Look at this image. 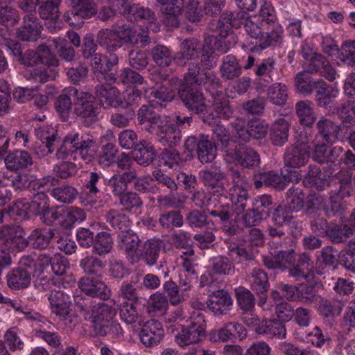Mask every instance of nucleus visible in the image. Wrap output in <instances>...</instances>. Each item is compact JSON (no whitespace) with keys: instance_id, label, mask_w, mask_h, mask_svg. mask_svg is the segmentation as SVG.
Returning <instances> with one entry per match:
<instances>
[{"instance_id":"obj_1","label":"nucleus","mask_w":355,"mask_h":355,"mask_svg":"<svg viewBox=\"0 0 355 355\" xmlns=\"http://www.w3.org/2000/svg\"><path fill=\"white\" fill-rule=\"evenodd\" d=\"M306 44L302 46V52L307 60V66L304 71L296 75L295 79L296 91L304 96L310 94L315 89V83L317 81L311 80V73L318 71L329 81L338 77L336 71L328 62H325L322 55L312 52L309 53L306 51Z\"/></svg>"},{"instance_id":"obj_2","label":"nucleus","mask_w":355,"mask_h":355,"mask_svg":"<svg viewBox=\"0 0 355 355\" xmlns=\"http://www.w3.org/2000/svg\"><path fill=\"white\" fill-rule=\"evenodd\" d=\"M317 125L319 132L315 136L313 144L314 148L312 157L318 162L334 163L338 157L342 156L343 149L341 147L335 146L327 155V147L338 139L339 127L327 119L320 120Z\"/></svg>"},{"instance_id":"obj_3","label":"nucleus","mask_w":355,"mask_h":355,"mask_svg":"<svg viewBox=\"0 0 355 355\" xmlns=\"http://www.w3.org/2000/svg\"><path fill=\"white\" fill-rule=\"evenodd\" d=\"M73 152L78 153L85 163L91 162L97 155L95 140L78 132H71L65 137L63 144L56 150L55 157L64 160Z\"/></svg>"},{"instance_id":"obj_4","label":"nucleus","mask_w":355,"mask_h":355,"mask_svg":"<svg viewBox=\"0 0 355 355\" xmlns=\"http://www.w3.org/2000/svg\"><path fill=\"white\" fill-rule=\"evenodd\" d=\"M214 133L218 137L224 148L228 146L234 148V149H225V159L227 163L243 167H252L259 164L258 154L252 148L242 146H237L233 141H230L223 126L218 125Z\"/></svg>"},{"instance_id":"obj_5","label":"nucleus","mask_w":355,"mask_h":355,"mask_svg":"<svg viewBox=\"0 0 355 355\" xmlns=\"http://www.w3.org/2000/svg\"><path fill=\"white\" fill-rule=\"evenodd\" d=\"M294 261V250H289L287 251H280L271 259L265 258L264 263L266 267L271 269H289L290 275L297 279L301 277L309 278V275L306 272L309 271V268L311 267L309 257L305 254H302L297 266L291 268Z\"/></svg>"},{"instance_id":"obj_6","label":"nucleus","mask_w":355,"mask_h":355,"mask_svg":"<svg viewBox=\"0 0 355 355\" xmlns=\"http://www.w3.org/2000/svg\"><path fill=\"white\" fill-rule=\"evenodd\" d=\"M200 66L198 63L189 64L184 82L178 89V94L185 106L196 114L200 108Z\"/></svg>"},{"instance_id":"obj_7","label":"nucleus","mask_w":355,"mask_h":355,"mask_svg":"<svg viewBox=\"0 0 355 355\" xmlns=\"http://www.w3.org/2000/svg\"><path fill=\"white\" fill-rule=\"evenodd\" d=\"M69 93L73 97V113L85 122L97 120L99 107L92 93L78 91L75 87H69Z\"/></svg>"},{"instance_id":"obj_8","label":"nucleus","mask_w":355,"mask_h":355,"mask_svg":"<svg viewBox=\"0 0 355 355\" xmlns=\"http://www.w3.org/2000/svg\"><path fill=\"white\" fill-rule=\"evenodd\" d=\"M257 15L251 16L243 19L242 24L245 32L250 36V41L247 42L245 48L247 51H259L269 46L272 40V35L261 31L262 21Z\"/></svg>"},{"instance_id":"obj_9","label":"nucleus","mask_w":355,"mask_h":355,"mask_svg":"<svg viewBox=\"0 0 355 355\" xmlns=\"http://www.w3.org/2000/svg\"><path fill=\"white\" fill-rule=\"evenodd\" d=\"M297 142L295 146L287 149L284 156V168H288L292 171H296L295 168H299L308 161L310 155H312L308 149L311 148V146H308L307 132L304 135L301 132L296 136ZM313 150V149L312 150ZM298 171V170H297ZM300 173V171H299Z\"/></svg>"},{"instance_id":"obj_10","label":"nucleus","mask_w":355,"mask_h":355,"mask_svg":"<svg viewBox=\"0 0 355 355\" xmlns=\"http://www.w3.org/2000/svg\"><path fill=\"white\" fill-rule=\"evenodd\" d=\"M69 1L72 8L64 14V19L71 26H80L85 19L90 18L97 13L94 0Z\"/></svg>"},{"instance_id":"obj_11","label":"nucleus","mask_w":355,"mask_h":355,"mask_svg":"<svg viewBox=\"0 0 355 355\" xmlns=\"http://www.w3.org/2000/svg\"><path fill=\"white\" fill-rule=\"evenodd\" d=\"M48 300L53 313L66 324L72 322L73 315L70 309L71 300L67 293L60 289H56L49 294Z\"/></svg>"},{"instance_id":"obj_12","label":"nucleus","mask_w":355,"mask_h":355,"mask_svg":"<svg viewBox=\"0 0 355 355\" xmlns=\"http://www.w3.org/2000/svg\"><path fill=\"white\" fill-rule=\"evenodd\" d=\"M141 240L139 236L132 230H125L119 233L117 237V247L123 251L129 262L132 264L138 263L140 261L138 249L140 246Z\"/></svg>"},{"instance_id":"obj_13","label":"nucleus","mask_w":355,"mask_h":355,"mask_svg":"<svg viewBox=\"0 0 355 355\" xmlns=\"http://www.w3.org/2000/svg\"><path fill=\"white\" fill-rule=\"evenodd\" d=\"M245 121L238 119L234 124V130L239 139L244 142L248 141L250 138L260 139L263 138L268 132V125L266 123L258 119L248 122L247 129H244Z\"/></svg>"},{"instance_id":"obj_14","label":"nucleus","mask_w":355,"mask_h":355,"mask_svg":"<svg viewBox=\"0 0 355 355\" xmlns=\"http://www.w3.org/2000/svg\"><path fill=\"white\" fill-rule=\"evenodd\" d=\"M222 35L219 37L209 36L205 39V45L201 55V67L210 68L216 65V58L214 55V51L226 53L230 48V44L222 41Z\"/></svg>"},{"instance_id":"obj_15","label":"nucleus","mask_w":355,"mask_h":355,"mask_svg":"<svg viewBox=\"0 0 355 355\" xmlns=\"http://www.w3.org/2000/svg\"><path fill=\"white\" fill-rule=\"evenodd\" d=\"M43 27L33 13H26L22 24L17 31V36L22 41L35 42L40 37Z\"/></svg>"},{"instance_id":"obj_16","label":"nucleus","mask_w":355,"mask_h":355,"mask_svg":"<svg viewBox=\"0 0 355 355\" xmlns=\"http://www.w3.org/2000/svg\"><path fill=\"white\" fill-rule=\"evenodd\" d=\"M165 121L157 127V139L162 146L173 148L180 144L182 133L180 130L172 123L170 116H167Z\"/></svg>"},{"instance_id":"obj_17","label":"nucleus","mask_w":355,"mask_h":355,"mask_svg":"<svg viewBox=\"0 0 355 355\" xmlns=\"http://www.w3.org/2000/svg\"><path fill=\"white\" fill-rule=\"evenodd\" d=\"M94 100L105 108H117L123 105L121 93L115 87L108 85L98 84L94 88Z\"/></svg>"},{"instance_id":"obj_18","label":"nucleus","mask_w":355,"mask_h":355,"mask_svg":"<svg viewBox=\"0 0 355 355\" xmlns=\"http://www.w3.org/2000/svg\"><path fill=\"white\" fill-rule=\"evenodd\" d=\"M80 289L86 295L93 297H99L107 300L112 295L111 289L101 280L93 277H85L78 281Z\"/></svg>"},{"instance_id":"obj_19","label":"nucleus","mask_w":355,"mask_h":355,"mask_svg":"<svg viewBox=\"0 0 355 355\" xmlns=\"http://www.w3.org/2000/svg\"><path fill=\"white\" fill-rule=\"evenodd\" d=\"M96 43L109 53L117 51L122 46L120 26L101 29L97 33Z\"/></svg>"},{"instance_id":"obj_20","label":"nucleus","mask_w":355,"mask_h":355,"mask_svg":"<svg viewBox=\"0 0 355 355\" xmlns=\"http://www.w3.org/2000/svg\"><path fill=\"white\" fill-rule=\"evenodd\" d=\"M211 342H227L234 337L243 339L246 336V331L242 325L238 322H229L222 328L213 330L207 336Z\"/></svg>"},{"instance_id":"obj_21","label":"nucleus","mask_w":355,"mask_h":355,"mask_svg":"<svg viewBox=\"0 0 355 355\" xmlns=\"http://www.w3.org/2000/svg\"><path fill=\"white\" fill-rule=\"evenodd\" d=\"M139 336L141 343L145 346L150 347L156 345L164 336L162 324L155 319L149 320L144 324Z\"/></svg>"},{"instance_id":"obj_22","label":"nucleus","mask_w":355,"mask_h":355,"mask_svg":"<svg viewBox=\"0 0 355 355\" xmlns=\"http://www.w3.org/2000/svg\"><path fill=\"white\" fill-rule=\"evenodd\" d=\"M302 176L301 173L297 171H292L288 168H284L282 171V176L272 172H269L262 174L261 179L268 186H272L282 189L286 187L288 182H297Z\"/></svg>"},{"instance_id":"obj_23","label":"nucleus","mask_w":355,"mask_h":355,"mask_svg":"<svg viewBox=\"0 0 355 355\" xmlns=\"http://www.w3.org/2000/svg\"><path fill=\"white\" fill-rule=\"evenodd\" d=\"M175 341L181 347L198 345L200 342V323L192 321L187 327H183L175 336Z\"/></svg>"},{"instance_id":"obj_24","label":"nucleus","mask_w":355,"mask_h":355,"mask_svg":"<svg viewBox=\"0 0 355 355\" xmlns=\"http://www.w3.org/2000/svg\"><path fill=\"white\" fill-rule=\"evenodd\" d=\"M206 304L215 313L223 314L231 309L233 300L227 291L220 290L209 295Z\"/></svg>"},{"instance_id":"obj_25","label":"nucleus","mask_w":355,"mask_h":355,"mask_svg":"<svg viewBox=\"0 0 355 355\" xmlns=\"http://www.w3.org/2000/svg\"><path fill=\"white\" fill-rule=\"evenodd\" d=\"M6 167L10 171L17 172L25 169L33 164L31 154L26 150H14L4 158Z\"/></svg>"},{"instance_id":"obj_26","label":"nucleus","mask_w":355,"mask_h":355,"mask_svg":"<svg viewBox=\"0 0 355 355\" xmlns=\"http://www.w3.org/2000/svg\"><path fill=\"white\" fill-rule=\"evenodd\" d=\"M162 247V242L159 239H150L144 242L141 252L139 253L140 260H143L148 266L157 263Z\"/></svg>"},{"instance_id":"obj_27","label":"nucleus","mask_w":355,"mask_h":355,"mask_svg":"<svg viewBox=\"0 0 355 355\" xmlns=\"http://www.w3.org/2000/svg\"><path fill=\"white\" fill-rule=\"evenodd\" d=\"M255 331L259 335L269 338H284L286 335L284 325L276 320H263L256 327Z\"/></svg>"},{"instance_id":"obj_28","label":"nucleus","mask_w":355,"mask_h":355,"mask_svg":"<svg viewBox=\"0 0 355 355\" xmlns=\"http://www.w3.org/2000/svg\"><path fill=\"white\" fill-rule=\"evenodd\" d=\"M122 44H140L144 47L150 43L149 36L146 32H141L130 28L128 24L120 26Z\"/></svg>"},{"instance_id":"obj_29","label":"nucleus","mask_w":355,"mask_h":355,"mask_svg":"<svg viewBox=\"0 0 355 355\" xmlns=\"http://www.w3.org/2000/svg\"><path fill=\"white\" fill-rule=\"evenodd\" d=\"M94 336L105 337L108 334H112L116 337L122 335L121 325L115 321H89Z\"/></svg>"},{"instance_id":"obj_30","label":"nucleus","mask_w":355,"mask_h":355,"mask_svg":"<svg viewBox=\"0 0 355 355\" xmlns=\"http://www.w3.org/2000/svg\"><path fill=\"white\" fill-rule=\"evenodd\" d=\"M132 155L135 161L139 165L148 166L153 162L155 150L150 144L142 140L135 146Z\"/></svg>"},{"instance_id":"obj_31","label":"nucleus","mask_w":355,"mask_h":355,"mask_svg":"<svg viewBox=\"0 0 355 355\" xmlns=\"http://www.w3.org/2000/svg\"><path fill=\"white\" fill-rule=\"evenodd\" d=\"M199 42L197 39L189 38L182 43V51L174 55L175 61L178 65H185L190 59L198 57Z\"/></svg>"},{"instance_id":"obj_32","label":"nucleus","mask_w":355,"mask_h":355,"mask_svg":"<svg viewBox=\"0 0 355 355\" xmlns=\"http://www.w3.org/2000/svg\"><path fill=\"white\" fill-rule=\"evenodd\" d=\"M105 218L107 223L119 233L130 228L131 222L122 210L110 209L105 213Z\"/></svg>"},{"instance_id":"obj_33","label":"nucleus","mask_w":355,"mask_h":355,"mask_svg":"<svg viewBox=\"0 0 355 355\" xmlns=\"http://www.w3.org/2000/svg\"><path fill=\"white\" fill-rule=\"evenodd\" d=\"M78 189L68 184L54 187L50 191V195L58 202L72 204L78 196Z\"/></svg>"},{"instance_id":"obj_34","label":"nucleus","mask_w":355,"mask_h":355,"mask_svg":"<svg viewBox=\"0 0 355 355\" xmlns=\"http://www.w3.org/2000/svg\"><path fill=\"white\" fill-rule=\"evenodd\" d=\"M137 115L139 124L148 123L150 128L157 127L159 124L166 121L167 116L157 114L151 105H143L138 110Z\"/></svg>"},{"instance_id":"obj_35","label":"nucleus","mask_w":355,"mask_h":355,"mask_svg":"<svg viewBox=\"0 0 355 355\" xmlns=\"http://www.w3.org/2000/svg\"><path fill=\"white\" fill-rule=\"evenodd\" d=\"M62 0H36L38 13L42 19L57 21L60 18L59 6Z\"/></svg>"},{"instance_id":"obj_36","label":"nucleus","mask_w":355,"mask_h":355,"mask_svg":"<svg viewBox=\"0 0 355 355\" xmlns=\"http://www.w3.org/2000/svg\"><path fill=\"white\" fill-rule=\"evenodd\" d=\"M116 309L105 303H98L93 306L90 313L86 315L87 321H113Z\"/></svg>"},{"instance_id":"obj_37","label":"nucleus","mask_w":355,"mask_h":355,"mask_svg":"<svg viewBox=\"0 0 355 355\" xmlns=\"http://www.w3.org/2000/svg\"><path fill=\"white\" fill-rule=\"evenodd\" d=\"M6 278L8 286L12 289L25 288L30 285L31 281L30 273L21 268L12 270Z\"/></svg>"},{"instance_id":"obj_38","label":"nucleus","mask_w":355,"mask_h":355,"mask_svg":"<svg viewBox=\"0 0 355 355\" xmlns=\"http://www.w3.org/2000/svg\"><path fill=\"white\" fill-rule=\"evenodd\" d=\"M152 60L160 67H166L171 64L175 60L171 50L166 46L157 44L150 51Z\"/></svg>"},{"instance_id":"obj_39","label":"nucleus","mask_w":355,"mask_h":355,"mask_svg":"<svg viewBox=\"0 0 355 355\" xmlns=\"http://www.w3.org/2000/svg\"><path fill=\"white\" fill-rule=\"evenodd\" d=\"M295 109L299 121L302 125L310 128L315 123L316 114L311 102L300 101L296 104Z\"/></svg>"},{"instance_id":"obj_40","label":"nucleus","mask_w":355,"mask_h":355,"mask_svg":"<svg viewBox=\"0 0 355 355\" xmlns=\"http://www.w3.org/2000/svg\"><path fill=\"white\" fill-rule=\"evenodd\" d=\"M230 198L234 206V211L237 214L243 212L245 208L246 200L248 198L247 189L238 183L230 189Z\"/></svg>"},{"instance_id":"obj_41","label":"nucleus","mask_w":355,"mask_h":355,"mask_svg":"<svg viewBox=\"0 0 355 355\" xmlns=\"http://www.w3.org/2000/svg\"><path fill=\"white\" fill-rule=\"evenodd\" d=\"M113 239L107 232H101L96 234L93 244V254L104 256L110 253L112 249Z\"/></svg>"},{"instance_id":"obj_42","label":"nucleus","mask_w":355,"mask_h":355,"mask_svg":"<svg viewBox=\"0 0 355 355\" xmlns=\"http://www.w3.org/2000/svg\"><path fill=\"white\" fill-rule=\"evenodd\" d=\"M316 98L320 106L327 105L330 100L336 98L338 94V90L336 87L327 86L326 83L320 79L315 83Z\"/></svg>"},{"instance_id":"obj_43","label":"nucleus","mask_w":355,"mask_h":355,"mask_svg":"<svg viewBox=\"0 0 355 355\" xmlns=\"http://www.w3.org/2000/svg\"><path fill=\"white\" fill-rule=\"evenodd\" d=\"M79 266L85 274L101 276L105 263L94 255H88L80 260Z\"/></svg>"},{"instance_id":"obj_44","label":"nucleus","mask_w":355,"mask_h":355,"mask_svg":"<svg viewBox=\"0 0 355 355\" xmlns=\"http://www.w3.org/2000/svg\"><path fill=\"white\" fill-rule=\"evenodd\" d=\"M288 123L284 119H277L270 130V138L276 146H282L288 139Z\"/></svg>"},{"instance_id":"obj_45","label":"nucleus","mask_w":355,"mask_h":355,"mask_svg":"<svg viewBox=\"0 0 355 355\" xmlns=\"http://www.w3.org/2000/svg\"><path fill=\"white\" fill-rule=\"evenodd\" d=\"M98 148V147L96 146ZM118 150L116 148V146L112 142H107L105 144H103L101 148L99 153H97L96 157L98 159V163L104 167H107L112 165L116 162V158Z\"/></svg>"},{"instance_id":"obj_46","label":"nucleus","mask_w":355,"mask_h":355,"mask_svg":"<svg viewBox=\"0 0 355 355\" xmlns=\"http://www.w3.org/2000/svg\"><path fill=\"white\" fill-rule=\"evenodd\" d=\"M309 275V278L304 277L307 281L310 283V286H306L302 284L300 286V301L304 303L313 302L315 300H317L318 297L315 294L316 288L320 286L319 284H315L314 286L312 285V281L314 278L313 273L311 271V267L309 268V271H306V272Z\"/></svg>"},{"instance_id":"obj_47","label":"nucleus","mask_w":355,"mask_h":355,"mask_svg":"<svg viewBox=\"0 0 355 355\" xmlns=\"http://www.w3.org/2000/svg\"><path fill=\"white\" fill-rule=\"evenodd\" d=\"M220 71L223 77L227 79H232L240 75L241 67L234 55H227L223 59Z\"/></svg>"},{"instance_id":"obj_48","label":"nucleus","mask_w":355,"mask_h":355,"mask_svg":"<svg viewBox=\"0 0 355 355\" xmlns=\"http://www.w3.org/2000/svg\"><path fill=\"white\" fill-rule=\"evenodd\" d=\"M62 218L64 225L68 227L83 221L86 218V214L81 208L69 207L62 210Z\"/></svg>"},{"instance_id":"obj_49","label":"nucleus","mask_w":355,"mask_h":355,"mask_svg":"<svg viewBox=\"0 0 355 355\" xmlns=\"http://www.w3.org/2000/svg\"><path fill=\"white\" fill-rule=\"evenodd\" d=\"M36 136L41 140L43 144H45L44 147L48 148L47 153H42L41 155L46 156L51 154L53 151L52 149L53 143L56 138L55 130L51 127H40L35 130Z\"/></svg>"},{"instance_id":"obj_50","label":"nucleus","mask_w":355,"mask_h":355,"mask_svg":"<svg viewBox=\"0 0 355 355\" xmlns=\"http://www.w3.org/2000/svg\"><path fill=\"white\" fill-rule=\"evenodd\" d=\"M336 255L337 252L332 248L329 246L323 248L317 257V264L318 265L317 273L322 275L323 273L322 270L333 265L336 261Z\"/></svg>"},{"instance_id":"obj_51","label":"nucleus","mask_w":355,"mask_h":355,"mask_svg":"<svg viewBox=\"0 0 355 355\" xmlns=\"http://www.w3.org/2000/svg\"><path fill=\"white\" fill-rule=\"evenodd\" d=\"M139 284L136 280H126L122 282L118 292L119 296L129 301L137 302L139 300Z\"/></svg>"},{"instance_id":"obj_52","label":"nucleus","mask_w":355,"mask_h":355,"mask_svg":"<svg viewBox=\"0 0 355 355\" xmlns=\"http://www.w3.org/2000/svg\"><path fill=\"white\" fill-rule=\"evenodd\" d=\"M78 168L77 165L71 162L62 161L53 166V174L60 179H69L76 175Z\"/></svg>"},{"instance_id":"obj_53","label":"nucleus","mask_w":355,"mask_h":355,"mask_svg":"<svg viewBox=\"0 0 355 355\" xmlns=\"http://www.w3.org/2000/svg\"><path fill=\"white\" fill-rule=\"evenodd\" d=\"M235 293L239 306L243 311L254 309V298L249 290L244 287H238L235 288Z\"/></svg>"},{"instance_id":"obj_54","label":"nucleus","mask_w":355,"mask_h":355,"mask_svg":"<svg viewBox=\"0 0 355 355\" xmlns=\"http://www.w3.org/2000/svg\"><path fill=\"white\" fill-rule=\"evenodd\" d=\"M287 87L285 85L276 83L268 89V98L273 104L282 105L287 100Z\"/></svg>"},{"instance_id":"obj_55","label":"nucleus","mask_w":355,"mask_h":355,"mask_svg":"<svg viewBox=\"0 0 355 355\" xmlns=\"http://www.w3.org/2000/svg\"><path fill=\"white\" fill-rule=\"evenodd\" d=\"M70 94H62L59 95L55 102V108L63 121H67L70 116L72 107V101Z\"/></svg>"},{"instance_id":"obj_56","label":"nucleus","mask_w":355,"mask_h":355,"mask_svg":"<svg viewBox=\"0 0 355 355\" xmlns=\"http://www.w3.org/2000/svg\"><path fill=\"white\" fill-rule=\"evenodd\" d=\"M118 199L119 205L127 211L137 209L141 207L143 205L142 200L139 195L137 192L132 191H127Z\"/></svg>"},{"instance_id":"obj_57","label":"nucleus","mask_w":355,"mask_h":355,"mask_svg":"<svg viewBox=\"0 0 355 355\" xmlns=\"http://www.w3.org/2000/svg\"><path fill=\"white\" fill-rule=\"evenodd\" d=\"M135 116V111L131 108H128L124 111L112 114L110 121L114 126L123 128L128 127Z\"/></svg>"},{"instance_id":"obj_58","label":"nucleus","mask_w":355,"mask_h":355,"mask_svg":"<svg viewBox=\"0 0 355 355\" xmlns=\"http://www.w3.org/2000/svg\"><path fill=\"white\" fill-rule=\"evenodd\" d=\"M178 180L184 184L186 190L190 191V198L197 205V201L199 200V193L196 189L198 186L196 177L185 173H180L178 175Z\"/></svg>"},{"instance_id":"obj_59","label":"nucleus","mask_w":355,"mask_h":355,"mask_svg":"<svg viewBox=\"0 0 355 355\" xmlns=\"http://www.w3.org/2000/svg\"><path fill=\"white\" fill-rule=\"evenodd\" d=\"M163 288L167 294V297L171 305L178 306L185 300L184 295L180 293L178 286L172 280L164 282Z\"/></svg>"},{"instance_id":"obj_60","label":"nucleus","mask_w":355,"mask_h":355,"mask_svg":"<svg viewBox=\"0 0 355 355\" xmlns=\"http://www.w3.org/2000/svg\"><path fill=\"white\" fill-rule=\"evenodd\" d=\"M37 62L47 66H58V60L53 53L51 52L49 47L45 44H41L37 49Z\"/></svg>"},{"instance_id":"obj_61","label":"nucleus","mask_w":355,"mask_h":355,"mask_svg":"<svg viewBox=\"0 0 355 355\" xmlns=\"http://www.w3.org/2000/svg\"><path fill=\"white\" fill-rule=\"evenodd\" d=\"M119 314L121 320L127 324L135 323L139 317L138 311L134 302H124L121 304Z\"/></svg>"},{"instance_id":"obj_62","label":"nucleus","mask_w":355,"mask_h":355,"mask_svg":"<svg viewBox=\"0 0 355 355\" xmlns=\"http://www.w3.org/2000/svg\"><path fill=\"white\" fill-rule=\"evenodd\" d=\"M129 64L134 69L141 70L148 64V58L146 51L132 49L128 53Z\"/></svg>"},{"instance_id":"obj_63","label":"nucleus","mask_w":355,"mask_h":355,"mask_svg":"<svg viewBox=\"0 0 355 355\" xmlns=\"http://www.w3.org/2000/svg\"><path fill=\"white\" fill-rule=\"evenodd\" d=\"M251 278L252 287L258 293H262L268 290L269 287L268 277L263 270L254 268L252 272Z\"/></svg>"},{"instance_id":"obj_64","label":"nucleus","mask_w":355,"mask_h":355,"mask_svg":"<svg viewBox=\"0 0 355 355\" xmlns=\"http://www.w3.org/2000/svg\"><path fill=\"white\" fill-rule=\"evenodd\" d=\"M338 60L348 65L355 64V41L345 42L342 44Z\"/></svg>"}]
</instances>
